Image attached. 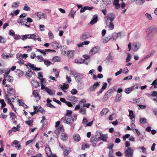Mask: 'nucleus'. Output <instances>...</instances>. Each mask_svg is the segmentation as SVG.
Returning <instances> with one entry per match:
<instances>
[{"instance_id": "f257e3e1", "label": "nucleus", "mask_w": 157, "mask_h": 157, "mask_svg": "<svg viewBox=\"0 0 157 157\" xmlns=\"http://www.w3.org/2000/svg\"><path fill=\"white\" fill-rule=\"evenodd\" d=\"M77 116V114H73L72 116L70 117H63L61 119V120L64 123L71 125L74 121L76 120Z\"/></svg>"}, {"instance_id": "f03ea898", "label": "nucleus", "mask_w": 157, "mask_h": 157, "mask_svg": "<svg viewBox=\"0 0 157 157\" xmlns=\"http://www.w3.org/2000/svg\"><path fill=\"white\" fill-rule=\"evenodd\" d=\"M91 36L90 34L88 32H85L80 36V39L81 40H84L88 39Z\"/></svg>"}, {"instance_id": "7ed1b4c3", "label": "nucleus", "mask_w": 157, "mask_h": 157, "mask_svg": "<svg viewBox=\"0 0 157 157\" xmlns=\"http://www.w3.org/2000/svg\"><path fill=\"white\" fill-rule=\"evenodd\" d=\"M133 151L131 147H128L125 151V154L128 157H131L132 156Z\"/></svg>"}, {"instance_id": "20e7f679", "label": "nucleus", "mask_w": 157, "mask_h": 157, "mask_svg": "<svg viewBox=\"0 0 157 157\" xmlns=\"http://www.w3.org/2000/svg\"><path fill=\"white\" fill-rule=\"evenodd\" d=\"M25 65L27 67L28 66H29L32 70L38 71L42 70L41 68H39L36 67L34 64L30 63H27V64H25Z\"/></svg>"}, {"instance_id": "39448f33", "label": "nucleus", "mask_w": 157, "mask_h": 157, "mask_svg": "<svg viewBox=\"0 0 157 157\" xmlns=\"http://www.w3.org/2000/svg\"><path fill=\"white\" fill-rule=\"evenodd\" d=\"M100 85L99 82H96L94 83L93 85H92L89 88V90L90 91H94L97 87Z\"/></svg>"}, {"instance_id": "423d86ee", "label": "nucleus", "mask_w": 157, "mask_h": 157, "mask_svg": "<svg viewBox=\"0 0 157 157\" xmlns=\"http://www.w3.org/2000/svg\"><path fill=\"white\" fill-rule=\"evenodd\" d=\"M84 78L83 75L79 73V74L75 78V81L78 83L79 82Z\"/></svg>"}, {"instance_id": "0eeeda50", "label": "nucleus", "mask_w": 157, "mask_h": 157, "mask_svg": "<svg viewBox=\"0 0 157 157\" xmlns=\"http://www.w3.org/2000/svg\"><path fill=\"white\" fill-rule=\"evenodd\" d=\"M140 44L139 42L135 43L133 44L132 49L134 51H137L140 47Z\"/></svg>"}, {"instance_id": "6e6552de", "label": "nucleus", "mask_w": 157, "mask_h": 157, "mask_svg": "<svg viewBox=\"0 0 157 157\" xmlns=\"http://www.w3.org/2000/svg\"><path fill=\"white\" fill-rule=\"evenodd\" d=\"M115 15L113 13H109L107 17V20H109L110 22L113 21L115 18Z\"/></svg>"}, {"instance_id": "1a4fd4ad", "label": "nucleus", "mask_w": 157, "mask_h": 157, "mask_svg": "<svg viewBox=\"0 0 157 157\" xmlns=\"http://www.w3.org/2000/svg\"><path fill=\"white\" fill-rule=\"evenodd\" d=\"M98 17L97 14L94 15L90 22V24L92 25H93L95 23L98 21Z\"/></svg>"}, {"instance_id": "9d476101", "label": "nucleus", "mask_w": 157, "mask_h": 157, "mask_svg": "<svg viewBox=\"0 0 157 157\" xmlns=\"http://www.w3.org/2000/svg\"><path fill=\"white\" fill-rule=\"evenodd\" d=\"M7 93L10 96H14L15 95V90L12 88L7 89Z\"/></svg>"}, {"instance_id": "9b49d317", "label": "nucleus", "mask_w": 157, "mask_h": 157, "mask_svg": "<svg viewBox=\"0 0 157 157\" xmlns=\"http://www.w3.org/2000/svg\"><path fill=\"white\" fill-rule=\"evenodd\" d=\"M31 36L32 37H31V39H33L34 40H37L39 41H41V39L39 38L38 35L36 33L31 34Z\"/></svg>"}, {"instance_id": "f8f14e48", "label": "nucleus", "mask_w": 157, "mask_h": 157, "mask_svg": "<svg viewBox=\"0 0 157 157\" xmlns=\"http://www.w3.org/2000/svg\"><path fill=\"white\" fill-rule=\"evenodd\" d=\"M45 149L47 156H50L52 155V152L49 145H47L45 146Z\"/></svg>"}, {"instance_id": "ddd939ff", "label": "nucleus", "mask_w": 157, "mask_h": 157, "mask_svg": "<svg viewBox=\"0 0 157 157\" xmlns=\"http://www.w3.org/2000/svg\"><path fill=\"white\" fill-rule=\"evenodd\" d=\"M71 149L68 147H65L63 149V155L65 156H67L70 152Z\"/></svg>"}, {"instance_id": "4468645a", "label": "nucleus", "mask_w": 157, "mask_h": 157, "mask_svg": "<svg viewBox=\"0 0 157 157\" xmlns=\"http://www.w3.org/2000/svg\"><path fill=\"white\" fill-rule=\"evenodd\" d=\"M115 90L114 88V87H112L108 90L106 92V94L109 97H110L114 93Z\"/></svg>"}, {"instance_id": "2eb2a0df", "label": "nucleus", "mask_w": 157, "mask_h": 157, "mask_svg": "<svg viewBox=\"0 0 157 157\" xmlns=\"http://www.w3.org/2000/svg\"><path fill=\"white\" fill-rule=\"evenodd\" d=\"M9 55H8L6 53H2V56L3 59H7L9 57H12L13 56V55L12 54H10Z\"/></svg>"}, {"instance_id": "dca6fc26", "label": "nucleus", "mask_w": 157, "mask_h": 157, "mask_svg": "<svg viewBox=\"0 0 157 157\" xmlns=\"http://www.w3.org/2000/svg\"><path fill=\"white\" fill-rule=\"evenodd\" d=\"M121 94H117L115 99V101L116 102L120 101L121 99Z\"/></svg>"}, {"instance_id": "f3484780", "label": "nucleus", "mask_w": 157, "mask_h": 157, "mask_svg": "<svg viewBox=\"0 0 157 157\" xmlns=\"http://www.w3.org/2000/svg\"><path fill=\"white\" fill-rule=\"evenodd\" d=\"M100 137L101 140L103 141H106L107 139V135H103L101 133H100Z\"/></svg>"}, {"instance_id": "a211bd4d", "label": "nucleus", "mask_w": 157, "mask_h": 157, "mask_svg": "<svg viewBox=\"0 0 157 157\" xmlns=\"http://www.w3.org/2000/svg\"><path fill=\"white\" fill-rule=\"evenodd\" d=\"M118 34L119 33H114L112 34L110 38H111V39H112L113 40H116L118 36Z\"/></svg>"}, {"instance_id": "6ab92c4d", "label": "nucleus", "mask_w": 157, "mask_h": 157, "mask_svg": "<svg viewBox=\"0 0 157 157\" xmlns=\"http://www.w3.org/2000/svg\"><path fill=\"white\" fill-rule=\"evenodd\" d=\"M109 112V110L106 108L103 109L100 112V114L101 116L106 114Z\"/></svg>"}, {"instance_id": "aec40b11", "label": "nucleus", "mask_w": 157, "mask_h": 157, "mask_svg": "<svg viewBox=\"0 0 157 157\" xmlns=\"http://www.w3.org/2000/svg\"><path fill=\"white\" fill-rule=\"evenodd\" d=\"M74 51V50H71L68 51L67 52V55L69 57L71 58L73 56Z\"/></svg>"}, {"instance_id": "412c9836", "label": "nucleus", "mask_w": 157, "mask_h": 157, "mask_svg": "<svg viewBox=\"0 0 157 157\" xmlns=\"http://www.w3.org/2000/svg\"><path fill=\"white\" fill-rule=\"evenodd\" d=\"M19 2H13L12 3L11 7L13 9L17 8L19 6Z\"/></svg>"}, {"instance_id": "4be33fe9", "label": "nucleus", "mask_w": 157, "mask_h": 157, "mask_svg": "<svg viewBox=\"0 0 157 157\" xmlns=\"http://www.w3.org/2000/svg\"><path fill=\"white\" fill-rule=\"evenodd\" d=\"M45 14L44 13H38L37 14V16L40 19L45 18Z\"/></svg>"}, {"instance_id": "5701e85b", "label": "nucleus", "mask_w": 157, "mask_h": 157, "mask_svg": "<svg viewBox=\"0 0 157 157\" xmlns=\"http://www.w3.org/2000/svg\"><path fill=\"white\" fill-rule=\"evenodd\" d=\"M106 59L108 62H109L110 61H112L113 60V57L112 56V54L111 53H109L107 56Z\"/></svg>"}, {"instance_id": "b1692460", "label": "nucleus", "mask_w": 157, "mask_h": 157, "mask_svg": "<svg viewBox=\"0 0 157 157\" xmlns=\"http://www.w3.org/2000/svg\"><path fill=\"white\" fill-rule=\"evenodd\" d=\"M65 104L68 106L71 107H74L75 105V104L74 103H71L69 101L66 102Z\"/></svg>"}, {"instance_id": "393cba45", "label": "nucleus", "mask_w": 157, "mask_h": 157, "mask_svg": "<svg viewBox=\"0 0 157 157\" xmlns=\"http://www.w3.org/2000/svg\"><path fill=\"white\" fill-rule=\"evenodd\" d=\"M61 138L63 141H66L67 139V137L65 134L63 133L61 135Z\"/></svg>"}, {"instance_id": "a878e982", "label": "nucleus", "mask_w": 157, "mask_h": 157, "mask_svg": "<svg viewBox=\"0 0 157 157\" xmlns=\"http://www.w3.org/2000/svg\"><path fill=\"white\" fill-rule=\"evenodd\" d=\"M71 73L75 78L79 74V73H78L77 71L75 70H71Z\"/></svg>"}, {"instance_id": "bb28decb", "label": "nucleus", "mask_w": 157, "mask_h": 157, "mask_svg": "<svg viewBox=\"0 0 157 157\" xmlns=\"http://www.w3.org/2000/svg\"><path fill=\"white\" fill-rule=\"evenodd\" d=\"M59 44L57 42L55 41H54L52 44V46L54 47V49H56L58 48H59L58 45Z\"/></svg>"}, {"instance_id": "cd10ccee", "label": "nucleus", "mask_w": 157, "mask_h": 157, "mask_svg": "<svg viewBox=\"0 0 157 157\" xmlns=\"http://www.w3.org/2000/svg\"><path fill=\"white\" fill-rule=\"evenodd\" d=\"M80 136L78 134H75L74 136V139L76 141H78L80 139Z\"/></svg>"}, {"instance_id": "c85d7f7f", "label": "nucleus", "mask_w": 157, "mask_h": 157, "mask_svg": "<svg viewBox=\"0 0 157 157\" xmlns=\"http://www.w3.org/2000/svg\"><path fill=\"white\" fill-rule=\"evenodd\" d=\"M79 112L83 115L86 114V109L84 108H81L79 110Z\"/></svg>"}, {"instance_id": "c756f323", "label": "nucleus", "mask_w": 157, "mask_h": 157, "mask_svg": "<svg viewBox=\"0 0 157 157\" xmlns=\"http://www.w3.org/2000/svg\"><path fill=\"white\" fill-rule=\"evenodd\" d=\"M98 49L97 47H95L93 48L90 50L91 52L93 53V54L95 53L98 52Z\"/></svg>"}, {"instance_id": "7c9ffc66", "label": "nucleus", "mask_w": 157, "mask_h": 157, "mask_svg": "<svg viewBox=\"0 0 157 157\" xmlns=\"http://www.w3.org/2000/svg\"><path fill=\"white\" fill-rule=\"evenodd\" d=\"M45 90L50 95H52L53 94L52 90L48 87L45 88Z\"/></svg>"}, {"instance_id": "2f4dec72", "label": "nucleus", "mask_w": 157, "mask_h": 157, "mask_svg": "<svg viewBox=\"0 0 157 157\" xmlns=\"http://www.w3.org/2000/svg\"><path fill=\"white\" fill-rule=\"evenodd\" d=\"M72 111L71 110H67L66 111V113L65 114V117H70V116H71V115L72 113Z\"/></svg>"}, {"instance_id": "473e14b6", "label": "nucleus", "mask_w": 157, "mask_h": 157, "mask_svg": "<svg viewBox=\"0 0 157 157\" xmlns=\"http://www.w3.org/2000/svg\"><path fill=\"white\" fill-rule=\"evenodd\" d=\"M26 20L24 18H20L17 21L19 23H21L22 25H23L25 22Z\"/></svg>"}, {"instance_id": "72a5a7b5", "label": "nucleus", "mask_w": 157, "mask_h": 157, "mask_svg": "<svg viewBox=\"0 0 157 157\" xmlns=\"http://www.w3.org/2000/svg\"><path fill=\"white\" fill-rule=\"evenodd\" d=\"M60 58L59 56H56L54 57L52 59V61L54 62H58Z\"/></svg>"}, {"instance_id": "f704fd0d", "label": "nucleus", "mask_w": 157, "mask_h": 157, "mask_svg": "<svg viewBox=\"0 0 157 157\" xmlns=\"http://www.w3.org/2000/svg\"><path fill=\"white\" fill-rule=\"evenodd\" d=\"M6 78V80L9 82H11L13 81V77L9 75Z\"/></svg>"}, {"instance_id": "c9c22d12", "label": "nucleus", "mask_w": 157, "mask_h": 157, "mask_svg": "<svg viewBox=\"0 0 157 157\" xmlns=\"http://www.w3.org/2000/svg\"><path fill=\"white\" fill-rule=\"evenodd\" d=\"M44 64L47 66H50L52 64V63L47 59L44 60Z\"/></svg>"}, {"instance_id": "e433bc0d", "label": "nucleus", "mask_w": 157, "mask_h": 157, "mask_svg": "<svg viewBox=\"0 0 157 157\" xmlns=\"http://www.w3.org/2000/svg\"><path fill=\"white\" fill-rule=\"evenodd\" d=\"M111 39V38L110 37H105L103 39V43H105Z\"/></svg>"}, {"instance_id": "4c0bfd02", "label": "nucleus", "mask_w": 157, "mask_h": 157, "mask_svg": "<svg viewBox=\"0 0 157 157\" xmlns=\"http://www.w3.org/2000/svg\"><path fill=\"white\" fill-rule=\"evenodd\" d=\"M133 90L131 87L125 89L124 91L127 94H129Z\"/></svg>"}, {"instance_id": "58836bf2", "label": "nucleus", "mask_w": 157, "mask_h": 157, "mask_svg": "<svg viewBox=\"0 0 157 157\" xmlns=\"http://www.w3.org/2000/svg\"><path fill=\"white\" fill-rule=\"evenodd\" d=\"M147 119L145 118H141L140 120V122L142 124H144L146 122Z\"/></svg>"}, {"instance_id": "ea45409f", "label": "nucleus", "mask_w": 157, "mask_h": 157, "mask_svg": "<svg viewBox=\"0 0 157 157\" xmlns=\"http://www.w3.org/2000/svg\"><path fill=\"white\" fill-rule=\"evenodd\" d=\"M48 35L49 36V38L50 39H53L54 38V36L53 35V33H52L50 31H49L48 33Z\"/></svg>"}, {"instance_id": "a19ab883", "label": "nucleus", "mask_w": 157, "mask_h": 157, "mask_svg": "<svg viewBox=\"0 0 157 157\" xmlns=\"http://www.w3.org/2000/svg\"><path fill=\"white\" fill-rule=\"evenodd\" d=\"M109 27L110 30H112L114 28V25L112 21L110 22Z\"/></svg>"}, {"instance_id": "79ce46f5", "label": "nucleus", "mask_w": 157, "mask_h": 157, "mask_svg": "<svg viewBox=\"0 0 157 157\" xmlns=\"http://www.w3.org/2000/svg\"><path fill=\"white\" fill-rule=\"evenodd\" d=\"M33 95L34 97L36 98L39 96V94H38V91L37 90H34L33 92Z\"/></svg>"}, {"instance_id": "37998d69", "label": "nucleus", "mask_w": 157, "mask_h": 157, "mask_svg": "<svg viewBox=\"0 0 157 157\" xmlns=\"http://www.w3.org/2000/svg\"><path fill=\"white\" fill-rule=\"evenodd\" d=\"M84 62V59H80L79 60H76L75 62L78 63H82Z\"/></svg>"}, {"instance_id": "c03bdc74", "label": "nucleus", "mask_w": 157, "mask_h": 157, "mask_svg": "<svg viewBox=\"0 0 157 157\" xmlns=\"http://www.w3.org/2000/svg\"><path fill=\"white\" fill-rule=\"evenodd\" d=\"M0 102L2 104V107H4L6 105V104L3 99L0 100Z\"/></svg>"}, {"instance_id": "a18cd8bd", "label": "nucleus", "mask_w": 157, "mask_h": 157, "mask_svg": "<svg viewBox=\"0 0 157 157\" xmlns=\"http://www.w3.org/2000/svg\"><path fill=\"white\" fill-rule=\"evenodd\" d=\"M19 11H20L19 10H14L13 12V13H11V15H12V16H13V15L14 14L15 15H17L19 13Z\"/></svg>"}, {"instance_id": "49530a36", "label": "nucleus", "mask_w": 157, "mask_h": 157, "mask_svg": "<svg viewBox=\"0 0 157 157\" xmlns=\"http://www.w3.org/2000/svg\"><path fill=\"white\" fill-rule=\"evenodd\" d=\"M103 1L106 4H110L112 2V0H103Z\"/></svg>"}, {"instance_id": "de8ad7c7", "label": "nucleus", "mask_w": 157, "mask_h": 157, "mask_svg": "<svg viewBox=\"0 0 157 157\" xmlns=\"http://www.w3.org/2000/svg\"><path fill=\"white\" fill-rule=\"evenodd\" d=\"M131 58V56L130 54H128L127 55V57L126 59V62H128L129 61Z\"/></svg>"}, {"instance_id": "09e8293b", "label": "nucleus", "mask_w": 157, "mask_h": 157, "mask_svg": "<svg viewBox=\"0 0 157 157\" xmlns=\"http://www.w3.org/2000/svg\"><path fill=\"white\" fill-rule=\"evenodd\" d=\"M33 120H29L28 121H25V123L29 125H31L33 123Z\"/></svg>"}, {"instance_id": "8fccbe9b", "label": "nucleus", "mask_w": 157, "mask_h": 157, "mask_svg": "<svg viewBox=\"0 0 157 157\" xmlns=\"http://www.w3.org/2000/svg\"><path fill=\"white\" fill-rule=\"evenodd\" d=\"M12 120L14 123H15V124H16L17 123V116H15L14 117H12Z\"/></svg>"}, {"instance_id": "3c124183", "label": "nucleus", "mask_w": 157, "mask_h": 157, "mask_svg": "<svg viewBox=\"0 0 157 157\" xmlns=\"http://www.w3.org/2000/svg\"><path fill=\"white\" fill-rule=\"evenodd\" d=\"M68 99L71 101L75 100L76 99V98L75 97L70 95L68 96Z\"/></svg>"}, {"instance_id": "603ef678", "label": "nucleus", "mask_w": 157, "mask_h": 157, "mask_svg": "<svg viewBox=\"0 0 157 157\" xmlns=\"http://www.w3.org/2000/svg\"><path fill=\"white\" fill-rule=\"evenodd\" d=\"M139 85V84H136L135 85H134L133 86L131 87V88H132L133 90H135V89H137L138 88Z\"/></svg>"}, {"instance_id": "864d4df0", "label": "nucleus", "mask_w": 157, "mask_h": 157, "mask_svg": "<svg viewBox=\"0 0 157 157\" xmlns=\"http://www.w3.org/2000/svg\"><path fill=\"white\" fill-rule=\"evenodd\" d=\"M42 73H43L42 72H39L38 74V78L40 80H41L43 78Z\"/></svg>"}, {"instance_id": "5fc2aeb1", "label": "nucleus", "mask_w": 157, "mask_h": 157, "mask_svg": "<svg viewBox=\"0 0 157 157\" xmlns=\"http://www.w3.org/2000/svg\"><path fill=\"white\" fill-rule=\"evenodd\" d=\"M130 136V134H126L123 136V139L125 141L127 138H128Z\"/></svg>"}, {"instance_id": "6e6d98bb", "label": "nucleus", "mask_w": 157, "mask_h": 157, "mask_svg": "<svg viewBox=\"0 0 157 157\" xmlns=\"http://www.w3.org/2000/svg\"><path fill=\"white\" fill-rule=\"evenodd\" d=\"M9 34L13 36H15L14 32L13 30H9Z\"/></svg>"}, {"instance_id": "4d7b16f0", "label": "nucleus", "mask_w": 157, "mask_h": 157, "mask_svg": "<svg viewBox=\"0 0 157 157\" xmlns=\"http://www.w3.org/2000/svg\"><path fill=\"white\" fill-rule=\"evenodd\" d=\"M17 74L18 76H21L23 75V72L20 70H17Z\"/></svg>"}, {"instance_id": "13d9d810", "label": "nucleus", "mask_w": 157, "mask_h": 157, "mask_svg": "<svg viewBox=\"0 0 157 157\" xmlns=\"http://www.w3.org/2000/svg\"><path fill=\"white\" fill-rule=\"evenodd\" d=\"M71 94H73V95H75V94H76L77 93L78 91L75 89H72L71 90Z\"/></svg>"}, {"instance_id": "bf43d9fd", "label": "nucleus", "mask_w": 157, "mask_h": 157, "mask_svg": "<svg viewBox=\"0 0 157 157\" xmlns=\"http://www.w3.org/2000/svg\"><path fill=\"white\" fill-rule=\"evenodd\" d=\"M109 97L105 94L102 100L103 101H105L108 99Z\"/></svg>"}, {"instance_id": "052dcab7", "label": "nucleus", "mask_w": 157, "mask_h": 157, "mask_svg": "<svg viewBox=\"0 0 157 157\" xmlns=\"http://www.w3.org/2000/svg\"><path fill=\"white\" fill-rule=\"evenodd\" d=\"M39 111L42 114H44L45 113V111L43 108L40 106L39 108Z\"/></svg>"}, {"instance_id": "680f3d73", "label": "nucleus", "mask_w": 157, "mask_h": 157, "mask_svg": "<svg viewBox=\"0 0 157 157\" xmlns=\"http://www.w3.org/2000/svg\"><path fill=\"white\" fill-rule=\"evenodd\" d=\"M151 85L154 86V88H157V81L154 80L152 83Z\"/></svg>"}, {"instance_id": "e2e57ef3", "label": "nucleus", "mask_w": 157, "mask_h": 157, "mask_svg": "<svg viewBox=\"0 0 157 157\" xmlns=\"http://www.w3.org/2000/svg\"><path fill=\"white\" fill-rule=\"evenodd\" d=\"M36 50L37 51L40 52L41 53H42L44 56H46V53L44 51H42L40 49H36Z\"/></svg>"}, {"instance_id": "0e129e2a", "label": "nucleus", "mask_w": 157, "mask_h": 157, "mask_svg": "<svg viewBox=\"0 0 157 157\" xmlns=\"http://www.w3.org/2000/svg\"><path fill=\"white\" fill-rule=\"evenodd\" d=\"M38 59H40L39 61L41 62L43 61L44 58L42 56H36Z\"/></svg>"}, {"instance_id": "69168bd1", "label": "nucleus", "mask_w": 157, "mask_h": 157, "mask_svg": "<svg viewBox=\"0 0 157 157\" xmlns=\"http://www.w3.org/2000/svg\"><path fill=\"white\" fill-rule=\"evenodd\" d=\"M113 147V144L111 143H109L108 145L107 148L110 150H112V148Z\"/></svg>"}, {"instance_id": "338daca9", "label": "nucleus", "mask_w": 157, "mask_h": 157, "mask_svg": "<svg viewBox=\"0 0 157 157\" xmlns=\"http://www.w3.org/2000/svg\"><path fill=\"white\" fill-rule=\"evenodd\" d=\"M36 56V53L34 52H33L31 53L30 58L32 59H34Z\"/></svg>"}, {"instance_id": "774afa93", "label": "nucleus", "mask_w": 157, "mask_h": 157, "mask_svg": "<svg viewBox=\"0 0 157 157\" xmlns=\"http://www.w3.org/2000/svg\"><path fill=\"white\" fill-rule=\"evenodd\" d=\"M23 9L25 11H28L30 10V8L28 6L27 4H25L24 7Z\"/></svg>"}]
</instances>
